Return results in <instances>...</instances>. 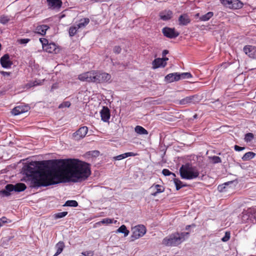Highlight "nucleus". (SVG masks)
I'll return each mask as SVG.
<instances>
[{"label":"nucleus","instance_id":"ea45409f","mask_svg":"<svg viewBox=\"0 0 256 256\" xmlns=\"http://www.w3.org/2000/svg\"><path fill=\"white\" fill-rule=\"evenodd\" d=\"M162 174L165 176H168L170 175H172L173 176H176V174L172 172L168 169L164 168L162 171Z\"/></svg>","mask_w":256,"mask_h":256},{"label":"nucleus","instance_id":"f03ea898","mask_svg":"<svg viewBox=\"0 0 256 256\" xmlns=\"http://www.w3.org/2000/svg\"><path fill=\"white\" fill-rule=\"evenodd\" d=\"M56 160L48 161H35L30 162L26 167V174L30 175H33L34 177L32 180V186L34 188L40 186H38V182L39 181L42 172L48 170L52 168V162Z\"/></svg>","mask_w":256,"mask_h":256},{"label":"nucleus","instance_id":"c03bdc74","mask_svg":"<svg viewBox=\"0 0 256 256\" xmlns=\"http://www.w3.org/2000/svg\"><path fill=\"white\" fill-rule=\"evenodd\" d=\"M122 51V48L120 46H116L113 48V52L116 54H119Z\"/></svg>","mask_w":256,"mask_h":256},{"label":"nucleus","instance_id":"de8ad7c7","mask_svg":"<svg viewBox=\"0 0 256 256\" xmlns=\"http://www.w3.org/2000/svg\"><path fill=\"white\" fill-rule=\"evenodd\" d=\"M40 41L42 44L43 48H44L48 44V40L45 38H40Z\"/></svg>","mask_w":256,"mask_h":256},{"label":"nucleus","instance_id":"8fccbe9b","mask_svg":"<svg viewBox=\"0 0 256 256\" xmlns=\"http://www.w3.org/2000/svg\"><path fill=\"white\" fill-rule=\"evenodd\" d=\"M0 73L4 76H10V74H11L10 72H4V71L0 72Z\"/></svg>","mask_w":256,"mask_h":256},{"label":"nucleus","instance_id":"6e6552de","mask_svg":"<svg viewBox=\"0 0 256 256\" xmlns=\"http://www.w3.org/2000/svg\"><path fill=\"white\" fill-rule=\"evenodd\" d=\"M162 32L164 36L170 38H176L180 34L179 32H176L174 28L168 27L164 28L162 30Z\"/></svg>","mask_w":256,"mask_h":256},{"label":"nucleus","instance_id":"a211bd4d","mask_svg":"<svg viewBox=\"0 0 256 256\" xmlns=\"http://www.w3.org/2000/svg\"><path fill=\"white\" fill-rule=\"evenodd\" d=\"M179 24L181 26H186L190 22V19L187 14H184L178 18Z\"/></svg>","mask_w":256,"mask_h":256},{"label":"nucleus","instance_id":"0eeeda50","mask_svg":"<svg viewBox=\"0 0 256 256\" xmlns=\"http://www.w3.org/2000/svg\"><path fill=\"white\" fill-rule=\"evenodd\" d=\"M132 238L133 240L138 239L142 236L146 234V228L143 225H138L134 226L132 229Z\"/></svg>","mask_w":256,"mask_h":256},{"label":"nucleus","instance_id":"4be33fe9","mask_svg":"<svg viewBox=\"0 0 256 256\" xmlns=\"http://www.w3.org/2000/svg\"><path fill=\"white\" fill-rule=\"evenodd\" d=\"M138 154L136 153H134L132 152H128L122 154H120L118 156L113 157V160H119L128 158V156H137Z\"/></svg>","mask_w":256,"mask_h":256},{"label":"nucleus","instance_id":"6e6d98bb","mask_svg":"<svg viewBox=\"0 0 256 256\" xmlns=\"http://www.w3.org/2000/svg\"><path fill=\"white\" fill-rule=\"evenodd\" d=\"M190 225L186 226V230H188L189 229V228H190Z\"/></svg>","mask_w":256,"mask_h":256},{"label":"nucleus","instance_id":"393cba45","mask_svg":"<svg viewBox=\"0 0 256 256\" xmlns=\"http://www.w3.org/2000/svg\"><path fill=\"white\" fill-rule=\"evenodd\" d=\"M56 252L53 256H58L60 254L63 250L64 246V242H60L56 244Z\"/></svg>","mask_w":256,"mask_h":256},{"label":"nucleus","instance_id":"7c9ffc66","mask_svg":"<svg viewBox=\"0 0 256 256\" xmlns=\"http://www.w3.org/2000/svg\"><path fill=\"white\" fill-rule=\"evenodd\" d=\"M214 16L213 12H207L206 14L202 15L200 18V20L201 21H208V20L212 16Z\"/></svg>","mask_w":256,"mask_h":256},{"label":"nucleus","instance_id":"bb28decb","mask_svg":"<svg viewBox=\"0 0 256 256\" xmlns=\"http://www.w3.org/2000/svg\"><path fill=\"white\" fill-rule=\"evenodd\" d=\"M136 132L139 134H148V132L142 126H137L134 128Z\"/></svg>","mask_w":256,"mask_h":256},{"label":"nucleus","instance_id":"f8f14e48","mask_svg":"<svg viewBox=\"0 0 256 256\" xmlns=\"http://www.w3.org/2000/svg\"><path fill=\"white\" fill-rule=\"evenodd\" d=\"M48 9L59 10L62 5V0H46Z\"/></svg>","mask_w":256,"mask_h":256},{"label":"nucleus","instance_id":"09e8293b","mask_svg":"<svg viewBox=\"0 0 256 256\" xmlns=\"http://www.w3.org/2000/svg\"><path fill=\"white\" fill-rule=\"evenodd\" d=\"M234 149L236 151L240 152L244 150L245 149V148L241 147L238 145H235L234 146Z\"/></svg>","mask_w":256,"mask_h":256},{"label":"nucleus","instance_id":"58836bf2","mask_svg":"<svg viewBox=\"0 0 256 256\" xmlns=\"http://www.w3.org/2000/svg\"><path fill=\"white\" fill-rule=\"evenodd\" d=\"M42 82L40 80H34L31 81L28 84V86L30 87L35 86L38 85L42 84Z\"/></svg>","mask_w":256,"mask_h":256},{"label":"nucleus","instance_id":"5701e85b","mask_svg":"<svg viewBox=\"0 0 256 256\" xmlns=\"http://www.w3.org/2000/svg\"><path fill=\"white\" fill-rule=\"evenodd\" d=\"M49 28L50 27L48 26L45 24L38 26L36 28V32L42 36H44L46 30Z\"/></svg>","mask_w":256,"mask_h":256},{"label":"nucleus","instance_id":"423d86ee","mask_svg":"<svg viewBox=\"0 0 256 256\" xmlns=\"http://www.w3.org/2000/svg\"><path fill=\"white\" fill-rule=\"evenodd\" d=\"M220 1L223 5L230 9H240L244 6V4L239 0H220Z\"/></svg>","mask_w":256,"mask_h":256},{"label":"nucleus","instance_id":"603ef678","mask_svg":"<svg viewBox=\"0 0 256 256\" xmlns=\"http://www.w3.org/2000/svg\"><path fill=\"white\" fill-rule=\"evenodd\" d=\"M82 254L84 256H88L89 254H92V252H90V251H88V252H82Z\"/></svg>","mask_w":256,"mask_h":256},{"label":"nucleus","instance_id":"864d4df0","mask_svg":"<svg viewBox=\"0 0 256 256\" xmlns=\"http://www.w3.org/2000/svg\"><path fill=\"white\" fill-rule=\"evenodd\" d=\"M106 1V0H90V2H99Z\"/></svg>","mask_w":256,"mask_h":256},{"label":"nucleus","instance_id":"aec40b11","mask_svg":"<svg viewBox=\"0 0 256 256\" xmlns=\"http://www.w3.org/2000/svg\"><path fill=\"white\" fill-rule=\"evenodd\" d=\"M196 98L195 95L186 96L180 100H178V104L180 105H186L194 102V98Z\"/></svg>","mask_w":256,"mask_h":256},{"label":"nucleus","instance_id":"4c0bfd02","mask_svg":"<svg viewBox=\"0 0 256 256\" xmlns=\"http://www.w3.org/2000/svg\"><path fill=\"white\" fill-rule=\"evenodd\" d=\"M254 138V135L252 133L248 132L245 135L244 140L246 142H250Z\"/></svg>","mask_w":256,"mask_h":256},{"label":"nucleus","instance_id":"7ed1b4c3","mask_svg":"<svg viewBox=\"0 0 256 256\" xmlns=\"http://www.w3.org/2000/svg\"><path fill=\"white\" fill-rule=\"evenodd\" d=\"M111 75L100 70H90L82 73L78 76L80 81L96 84L110 82Z\"/></svg>","mask_w":256,"mask_h":256},{"label":"nucleus","instance_id":"9b49d317","mask_svg":"<svg viewBox=\"0 0 256 256\" xmlns=\"http://www.w3.org/2000/svg\"><path fill=\"white\" fill-rule=\"evenodd\" d=\"M168 60V58H157L154 60L152 62V68L156 69L160 67L164 68L166 65V61Z\"/></svg>","mask_w":256,"mask_h":256},{"label":"nucleus","instance_id":"4468645a","mask_svg":"<svg viewBox=\"0 0 256 256\" xmlns=\"http://www.w3.org/2000/svg\"><path fill=\"white\" fill-rule=\"evenodd\" d=\"M29 108L27 106H18L12 110V112L14 116H17L28 111Z\"/></svg>","mask_w":256,"mask_h":256},{"label":"nucleus","instance_id":"3c124183","mask_svg":"<svg viewBox=\"0 0 256 256\" xmlns=\"http://www.w3.org/2000/svg\"><path fill=\"white\" fill-rule=\"evenodd\" d=\"M0 220H2L4 224H6L8 222V218L5 216H2V218H0Z\"/></svg>","mask_w":256,"mask_h":256},{"label":"nucleus","instance_id":"412c9836","mask_svg":"<svg viewBox=\"0 0 256 256\" xmlns=\"http://www.w3.org/2000/svg\"><path fill=\"white\" fill-rule=\"evenodd\" d=\"M14 191V185L8 184L5 186V188L0 191V193L4 196H9L10 195V192Z\"/></svg>","mask_w":256,"mask_h":256},{"label":"nucleus","instance_id":"2f4dec72","mask_svg":"<svg viewBox=\"0 0 256 256\" xmlns=\"http://www.w3.org/2000/svg\"><path fill=\"white\" fill-rule=\"evenodd\" d=\"M78 29H79L78 28H76V25L71 26L69 28V30H68L70 36H74L76 34V33Z\"/></svg>","mask_w":256,"mask_h":256},{"label":"nucleus","instance_id":"9d476101","mask_svg":"<svg viewBox=\"0 0 256 256\" xmlns=\"http://www.w3.org/2000/svg\"><path fill=\"white\" fill-rule=\"evenodd\" d=\"M244 52L250 58H256V46L247 45L244 48Z\"/></svg>","mask_w":256,"mask_h":256},{"label":"nucleus","instance_id":"ddd939ff","mask_svg":"<svg viewBox=\"0 0 256 256\" xmlns=\"http://www.w3.org/2000/svg\"><path fill=\"white\" fill-rule=\"evenodd\" d=\"M0 62L2 66L4 68H8L11 66L12 63L10 60L8 54H5L0 59Z\"/></svg>","mask_w":256,"mask_h":256},{"label":"nucleus","instance_id":"e433bc0d","mask_svg":"<svg viewBox=\"0 0 256 256\" xmlns=\"http://www.w3.org/2000/svg\"><path fill=\"white\" fill-rule=\"evenodd\" d=\"M114 219L110 218H106L102 219V220L98 222V224H108L113 222Z\"/></svg>","mask_w":256,"mask_h":256},{"label":"nucleus","instance_id":"a878e982","mask_svg":"<svg viewBox=\"0 0 256 256\" xmlns=\"http://www.w3.org/2000/svg\"><path fill=\"white\" fill-rule=\"evenodd\" d=\"M256 156V154L252 152H246L242 157V160L244 161H248L252 159Z\"/></svg>","mask_w":256,"mask_h":256},{"label":"nucleus","instance_id":"473e14b6","mask_svg":"<svg viewBox=\"0 0 256 256\" xmlns=\"http://www.w3.org/2000/svg\"><path fill=\"white\" fill-rule=\"evenodd\" d=\"M78 206V203L76 200H67L64 204V206H72V207H76Z\"/></svg>","mask_w":256,"mask_h":256},{"label":"nucleus","instance_id":"2eb2a0df","mask_svg":"<svg viewBox=\"0 0 256 256\" xmlns=\"http://www.w3.org/2000/svg\"><path fill=\"white\" fill-rule=\"evenodd\" d=\"M150 190H152L154 192L151 194V195L156 196L158 194L164 192V188L163 186L158 184H153L150 188Z\"/></svg>","mask_w":256,"mask_h":256},{"label":"nucleus","instance_id":"f3484780","mask_svg":"<svg viewBox=\"0 0 256 256\" xmlns=\"http://www.w3.org/2000/svg\"><path fill=\"white\" fill-rule=\"evenodd\" d=\"M102 120L104 122L108 121L110 118V111L107 107H104L100 111Z\"/></svg>","mask_w":256,"mask_h":256},{"label":"nucleus","instance_id":"39448f33","mask_svg":"<svg viewBox=\"0 0 256 256\" xmlns=\"http://www.w3.org/2000/svg\"><path fill=\"white\" fill-rule=\"evenodd\" d=\"M180 176L185 180H192L199 176L200 172L196 168L189 164L182 165L180 169Z\"/></svg>","mask_w":256,"mask_h":256},{"label":"nucleus","instance_id":"f704fd0d","mask_svg":"<svg viewBox=\"0 0 256 256\" xmlns=\"http://www.w3.org/2000/svg\"><path fill=\"white\" fill-rule=\"evenodd\" d=\"M10 20V16H8L2 15L0 17V22L5 24Z\"/></svg>","mask_w":256,"mask_h":256},{"label":"nucleus","instance_id":"cd10ccee","mask_svg":"<svg viewBox=\"0 0 256 256\" xmlns=\"http://www.w3.org/2000/svg\"><path fill=\"white\" fill-rule=\"evenodd\" d=\"M90 22L88 18H84L80 20V22L76 24L77 28H81L86 26Z\"/></svg>","mask_w":256,"mask_h":256},{"label":"nucleus","instance_id":"6ab92c4d","mask_svg":"<svg viewBox=\"0 0 256 256\" xmlns=\"http://www.w3.org/2000/svg\"><path fill=\"white\" fill-rule=\"evenodd\" d=\"M165 81L170 83L180 80V77L178 76V72L171 73L167 74L164 78Z\"/></svg>","mask_w":256,"mask_h":256},{"label":"nucleus","instance_id":"1a4fd4ad","mask_svg":"<svg viewBox=\"0 0 256 256\" xmlns=\"http://www.w3.org/2000/svg\"><path fill=\"white\" fill-rule=\"evenodd\" d=\"M88 132V128L86 126H82L73 134V138L75 140H80L86 136Z\"/></svg>","mask_w":256,"mask_h":256},{"label":"nucleus","instance_id":"37998d69","mask_svg":"<svg viewBox=\"0 0 256 256\" xmlns=\"http://www.w3.org/2000/svg\"><path fill=\"white\" fill-rule=\"evenodd\" d=\"M211 160L214 164H218L222 162L220 158L218 156H214L212 157Z\"/></svg>","mask_w":256,"mask_h":256},{"label":"nucleus","instance_id":"b1692460","mask_svg":"<svg viewBox=\"0 0 256 256\" xmlns=\"http://www.w3.org/2000/svg\"><path fill=\"white\" fill-rule=\"evenodd\" d=\"M26 188V184L24 183H18L14 185V191L20 192L24 190Z\"/></svg>","mask_w":256,"mask_h":256},{"label":"nucleus","instance_id":"72a5a7b5","mask_svg":"<svg viewBox=\"0 0 256 256\" xmlns=\"http://www.w3.org/2000/svg\"><path fill=\"white\" fill-rule=\"evenodd\" d=\"M178 76H179L180 80L190 78H192V75L190 72H182L180 74L178 73Z\"/></svg>","mask_w":256,"mask_h":256},{"label":"nucleus","instance_id":"c85d7f7f","mask_svg":"<svg viewBox=\"0 0 256 256\" xmlns=\"http://www.w3.org/2000/svg\"><path fill=\"white\" fill-rule=\"evenodd\" d=\"M116 232L122 233L124 236H126L129 234V230L127 229L126 226L124 224L121 226L117 230Z\"/></svg>","mask_w":256,"mask_h":256},{"label":"nucleus","instance_id":"5fc2aeb1","mask_svg":"<svg viewBox=\"0 0 256 256\" xmlns=\"http://www.w3.org/2000/svg\"><path fill=\"white\" fill-rule=\"evenodd\" d=\"M168 50H164L163 52H162V56H166V54H168Z\"/></svg>","mask_w":256,"mask_h":256},{"label":"nucleus","instance_id":"f257e3e1","mask_svg":"<svg viewBox=\"0 0 256 256\" xmlns=\"http://www.w3.org/2000/svg\"><path fill=\"white\" fill-rule=\"evenodd\" d=\"M91 174L89 164L78 159L56 160L52 168L42 172L38 186H50L58 184L64 178L85 180Z\"/></svg>","mask_w":256,"mask_h":256},{"label":"nucleus","instance_id":"13d9d810","mask_svg":"<svg viewBox=\"0 0 256 256\" xmlns=\"http://www.w3.org/2000/svg\"><path fill=\"white\" fill-rule=\"evenodd\" d=\"M254 218L255 220V222L256 223V216H254Z\"/></svg>","mask_w":256,"mask_h":256},{"label":"nucleus","instance_id":"20e7f679","mask_svg":"<svg viewBox=\"0 0 256 256\" xmlns=\"http://www.w3.org/2000/svg\"><path fill=\"white\" fill-rule=\"evenodd\" d=\"M188 232H176L164 238L162 244L167 246H176L180 244L184 240V236Z\"/></svg>","mask_w":256,"mask_h":256},{"label":"nucleus","instance_id":"a19ab883","mask_svg":"<svg viewBox=\"0 0 256 256\" xmlns=\"http://www.w3.org/2000/svg\"><path fill=\"white\" fill-rule=\"evenodd\" d=\"M67 214V212H60L55 214V218H62L66 216Z\"/></svg>","mask_w":256,"mask_h":256},{"label":"nucleus","instance_id":"dca6fc26","mask_svg":"<svg viewBox=\"0 0 256 256\" xmlns=\"http://www.w3.org/2000/svg\"><path fill=\"white\" fill-rule=\"evenodd\" d=\"M173 13L170 10H164L160 12L159 16L161 20L166 21L172 17Z\"/></svg>","mask_w":256,"mask_h":256},{"label":"nucleus","instance_id":"49530a36","mask_svg":"<svg viewBox=\"0 0 256 256\" xmlns=\"http://www.w3.org/2000/svg\"><path fill=\"white\" fill-rule=\"evenodd\" d=\"M29 38H21L18 40V42L20 44H26L30 41Z\"/></svg>","mask_w":256,"mask_h":256},{"label":"nucleus","instance_id":"c756f323","mask_svg":"<svg viewBox=\"0 0 256 256\" xmlns=\"http://www.w3.org/2000/svg\"><path fill=\"white\" fill-rule=\"evenodd\" d=\"M44 48L47 52L52 53L56 50V46L54 43H50L48 44Z\"/></svg>","mask_w":256,"mask_h":256},{"label":"nucleus","instance_id":"c9c22d12","mask_svg":"<svg viewBox=\"0 0 256 256\" xmlns=\"http://www.w3.org/2000/svg\"><path fill=\"white\" fill-rule=\"evenodd\" d=\"M174 181L176 186V190H177L180 189L184 186L182 185V182L178 178H174Z\"/></svg>","mask_w":256,"mask_h":256},{"label":"nucleus","instance_id":"a18cd8bd","mask_svg":"<svg viewBox=\"0 0 256 256\" xmlns=\"http://www.w3.org/2000/svg\"><path fill=\"white\" fill-rule=\"evenodd\" d=\"M230 238V232H226L225 236L222 238V240L224 242L228 241Z\"/></svg>","mask_w":256,"mask_h":256},{"label":"nucleus","instance_id":"4d7b16f0","mask_svg":"<svg viewBox=\"0 0 256 256\" xmlns=\"http://www.w3.org/2000/svg\"><path fill=\"white\" fill-rule=\"evenodd\" d=\"M56 88V86L54 84L52 86V90L54 89V88Z\"/></svg>","mask_w":256,"mask_h":256},{"label":"nucleus","instance_id":"79ce46f5","mask_svg":"<svg viewBox=\"0 0 256 256\" xmlns=\"http://www.w3.org/2000/svg\"><path fill=\"white\" fill-rule=\"evenodd\" d=\"M71 105V104L70 102L66 101L64 102L59 105L58 108H69Z\"/></svg>","mask_w":256,"mask_h":256}]
</instances>
